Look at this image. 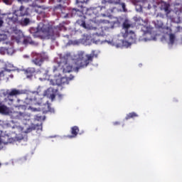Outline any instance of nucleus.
<instances>
[{"label":"nucleus","instance_id":"nucleus-13","mask_svg":"<svg viewBox=\"0 0 182 182\" xmlns=\"http://www.w3.org/2000/svg\"><path fill=\"white\" fill-rule=\"evenodd\" d=\"M23 92L22 90H16V89H12L11 92L8 93V97H16V96H19L22 95Z\"/></svg>","mask_w":182,"mask_h":182},{"label":"nucleus","instance_id":"nucleus-15","mask_svg":"<svg viewBox=\"0 0 182 182\" xmlns=\"http://www.w3.org/2000/svg\"><path fill=\"white\" fill-rule=\"evenodd\" d=\"M122 0H102V5H106V4H112L113 5H120Z\"/></svg>","mask_w":182,"mask_h":182},{"label":"nucleus","instance_id":"nucleus-34","mask_svg":"<svg viewBox=\"0 0 182 182\" xmlns=\"http://www.w3.org/2000/svg\"><path fill=\"white\" fill-rule=\"evenodd\" d=\"M8 19H9V21H14V17H8Z\"/></svg>","mask_w":182,"mask_h":182},{"label":"nucleus","instance_id":"nucleus-33","mask_svg":"<svg viewBox=\"0 0 182 182\" xmlns=\"http://www.w3.org/2000/svg\"><path fill=\"white\" fill-rule=\"evenodd\" d=\"M3 1L4 2V4H8V2H9V0H3Z\"/></svg>","mask_w":182,"mask_h":182},{"label":"nucleus","instance_id":"nucleus-4","mask_svg":"<svg viewBox=\"0 0 182 182\" xmlns=\"http://www.w3.org/2000/svg\"><path fill=\"white\" fill-rule=\"evenodd\" d=\"M38 29L43 32L48 39H55V35H58V33L55 32L56 29L48 24L40 23Z\"/></svg>","mask_w":182,"mask_h":182},{"label":"nucleus","instance_id":"nucleus-11","mask_svg":"<svg viewBox=\"0 0 182 182\" xmlns=\"http://www.w3.org/2000/svg\"><path fill=\"white\" fill-rule=\"evenodd\" d=\"M25 75L27 79L32 80V77L35 76V73H36V68H28L25 71Z\"/></svg>","mask_w":182,"mask_h":182},{"label":"nucleus","instance_id":"nucleus-25","mask_svg":"<svg viewBox=\"0 0 182 182\" xmlns=\"http://www.w3.org/2000/svg\"><path fill=\"white\" fill-rule=\"evenodd\" d=\"M95 12V9H87V14H89V15H90L92 13L93 14Z\"/></svg>","mask_w":182,"mask_h":182},{"label":"nucleus","instance_id":"nucleus-31","mask_svg":"<svg viewBox=\"0 0 182 182\" xmlns=\"http://www.w3.org/2000/svg\"><path fill=\"white\" fill-rule=\"evenodd\" d=\"M134 19L136 22H137V21H140V18H137V17H134Z\"/></svg>","mask_w":182,"mask_h":182},{"label":"nucleus","instance_id":"nucleus-24","mask_svg":"<svg viewBox=\"0 0 182 182\" xmlns=\"http://www.w3.org/2000/svg\"><path fill=\"white\" fill-rule=\"evenodd\" d=\"M31 22V20L28 18H26L23 20V23L26 26V25H29V23Z\"/></svg>","mask_w":182,"mask_h":182},{"label":"nucleus","instance_id":"nucleus-7","mask_svg":"<svg viewBox=\"0 0 182 182\" xmlns=\"http://www.w3.org/2000/svg\"><path fill=\"white\" fill-rule=\"evenodd\" d=\"M39 91H33L28 96L29 100L32 102L33 105H40L39 101H38V96H41Z\"/></svg>","mask_w":182,"mask_h":182},{"label":"nucleus","instance_id":"nucleus-8","mask_svg":"<svg viewBox=\"0 0 182 182\" xmlns=\"http://www.w3.org/2000/svg\"><path fill=\"white\" fill-rule=\"evenodd\" d=\"M13 33H14V38L16 40V42H17V43H21L22 39H23V33H22L21 30L16 28L13 30Z\"/></svg>","mask_w":182,"mask_h":182},{"label":"nucleus","instance_id":"nucleus-26","mask_svg":"<svg viewBox=\"0 0 182 182\" xmlns=\"http://www.w3.org/2000/svg\"><path fill=\"white\" fill-rule=\"evenodd\" d=\"M43 119V117L39 116V115H36V120H42Z\"/></svg>","mask_w":182,"mask_h":182},{"label":"nucleus","instance_id":"nucleus-36","mask_svg":"<svg viewBox=\"0 0 182 182\" xmlns=\"http://www.w3.org/2000/svg\"><path fill=\"white\" fill-rule=\"evenodd\" d=\"M0 144H2V141L1 140V137H0Z\"/></svg>","mask_w":182,"mask_h":182},{"label":"nucleus","instance_id":"nucleus-12","mask_svg":"<svg viewBox=\"0 0 182 182\" xmlns=\"http://www.w3.org/2000/svg\"><path fill=\"white\" fill-rule=\"evenodd\" d=\"M26 116V114L25 112H16L13 113L12 119H14L16 120H22Z\"/></svg>","mask_w":182,"mask_h":182},{"label":"nucleus","instance_id":"nucleus-20","mask_svg":"<svg viewBox=\"0 0 182 182\" xmlns=\"http://www.w3.org/2000/svg\"><path fill=\"white\" fill-rule=\"evenodd\" d=\"M41 73L42 75V77L43 79H48V71L46 69H41L40 70L38 71V73Z\"/></svg>","mask_w":182,"mask_h":182},{"label":"nucleus","instance_id":"nucleus-14","mask_svg":"<svg viewBox=\"0 0 182 182\" xmlns=\"http://www.w3.org/2000/svg\"><path fill=\"white\" fill-rule=\"evenodd\" d=\"M79 134V127L77 126H74L71 127V135H69V139H73L77 136Z\"/></svg>","mask_w":182,"mask_h":182},{"label":"nucleus","instance_id":"nucleus-23","mask_svg":"<svg viewBox=\"0 0 182 182\" xmlns=\"http://www.w3.org/2000/svg\"><path fill=\"white\" fill-rule=\"evenodd\" d=\"M174 41H176V36H174V34H173V33H171L169 35V42H170L171 45L174 44Z\"/></svg>","mask_w":182,"mask_h":182},{"label":"nucleus","instance_id":"nucleus-29","mask_svg":"<svg viewBox=\"0 0 182 182\" xmlns=\"http://www.w3.org/2000/svg\"><path fill=\"white\" fill-rule=\"evenodd\" d=\"M56 96L55 95V94H52L50 95V98L53 100V99H55Z\"/></svg>","mask_w":182,"mask_h":182},{"label":"nucleus","instance_id":"nucleus-6","mask_svg":"<svg viewBox=\"0 0 182 182\" xmlns=\"http://www.w3.org/2000/svg\"><path fill=\"white\" fill-rule=\"evenodd\" d=\"M45 62V57L42 54H35L32 60V63L36 65V66H42Z\"/></svg>","mask_w":182,"mask_h":182},{"label":"nucleus","instance_id":"nucleus-21","mask_svg":"<svg viewBox=\"0 0 182 182\" xmlns=\"http://www.w3.org/2000/svg\"><path fill=\"white\" fill-rule=\"evenodd\" d=\"M170 5H168L167 3H164L162 5V9L166 12L167 14H170Z\"/></svg>","mask_w":182,"mask_h":182},{"label":"nucleus","instance_id":"nucleus-28","mask_svg":"<svg viewBox=\"0 0 182 182\" xmlns=\"http://www.w3.org/2000/svg\"><path fill=\"white\" fill-rule=\"evenodd\" d=\"M4 25V20H0V28Z\"/></svg>","mask_w":182,"mask_h":182},{"label":"nucleus","instance_id":"nucleus-27","mask_svg":"<svg viewBox=\"0 0 182 182\" xmlns=\"http://www.w3.org/2000/svg\"><path fill=\"white\" fill-rule=\"evenodd\" d=\"M121 6L122 7V9H123L124 12H126V11H127L126 10V4L124 3H122Z\"/></svg>","mask_w":182,"mask_h":182},{"label":"nucleus","instance_id":"nucleus-22","mask_svg":"<svg viewBox=\"0 0 182 182\" xmlns=\"http://www.w3.org/2000/svg\"><path fill=\"white\" fill-rule=\"evenodd\" d=\"M122 26H123L124 29H126V31H127L132 26V24H130V23H129V21L125 20L122 24Z\"/></svg>","mask_w":182,"mask_h":182},{"label":"nucleus","instance_id":"nucleus-38","mask_svg":"<svg viewBox=\"0 0 182 182\" xmlns=\"http://www.w3.org/2000/svg\"><path fill=\"white\" fill-rule=\"evenodd\" d=\"M18 2H22V0H18Z\"/></svg>","mask_w":182,"mask_h":182},{"label":"nucleus","instance_id":"nucleus-10","mask_svg":"<svg viewBox=\"0 0 182 182\" xmlns=\"http://www.w3.org/2000/svg\"><path fill=\"white\" fill-rule=\"evenodd\" d=\"M141 31H143V36L144 38L141 39V41H144L145 42H147V41H151V33L149 32V30L147 29V26H143L141 28Z\"/></svg>","mask_w":182,"mask_h":182},{"label":"nucleus","instance_id":"nucleus-30","mask_svg":"<svg viewBox=\"0 0 182 182\" xmlns=\"http://www.w3.org/2000/svg\"><path fill=\"white\" fill-rule=\"evenodd\" d=\"M119 124H120V122H114V126H117Z\"/></svg>","mask_w":182,"mask_h":182},{"label":"nucleus","instance_id":"nucleus-19","mask_svg":"<svg viewBox=\"0 0 182 182\" xmlns=\"http://www.w3.org/2000/svg\"><path fill=\"white\" fill-rule=\"evenodd\" d=\"M134 117H139V114H137V113L133 112H130L128 114H127L125 119L129 120V119H134Z\"/></svg>","mask_w":182,"mask_h":182},{"label":"nucleus","instance_id":"nucleus-5","mask_svg":"<svg viewBox=\"0 0 182 182\" xmlns=\"http://www.w3.org/2000/svg\"><path fill=\"white\" fill-rule=\"evenodd\" d=\"M85 2H87V0H77V5L80 8L79 9H73L72 10V14L73 15H77V13L79 12L80 14H82L83 15V11L85 9V7L83 6V4H85Z\"/></svg>","mask_w":182,"mask_h":182},{"label":"nucleus","instance_id":"nucleus-39","mask_svg":"<svg viewBox=\"0 0 182 182\" xmlns=\"http://www.w3.org/2000/svg\"><path fill=\"white\" fill-rule=\"evenodd\" d=\"M0 166H1V164H0Z\"/></svg>","mask_w":182,"mask_h":182},{"label":"nucleus","instance_id":"nucleus-16","mask_svg":"<svg viewBox=\"0 0 182 182\" xmlns=\"http://www.w3.org/2000/svg\"><path fill=\"white\" fill-rule=\"evenodd\" d=\"M43 113H55V109L50 107V105L49 104L45 105L44 107L43 108Z\"/></svg>","mask_w":182,"mask_h":182},{"label":"nucleus","instance_id":"nucleus-18","mask_svg":"<svg viewBox=\"0 0 182 182\" xmlns=\"http://www.w3.org/2000/svg\"><path fill=\"white\" fill-rule=\"evenodd\" d=\"M0 113L2 114H8V113H9L8 107L5 105H0Z\"/></svg>","mask_w":182,"mask_h":182},{"label":"nucleus","instance_id":"nucleus-17","mask_svg":"<svg viewBox=\"0 0 182 182\" xmlns=\"http://www.w3.org/2000/svg\"><path fill=\"white\" fill-rule=\"evenodd\" d=\"M28 43L30 45H33L35 43L33 41H32V38L29 36L24 38L23 40V45H28Z\"/></svg>","mask_w":182,"mask_h":182},{"label":"nucleus","instance_id":"nucleus-2","mask_svg":"<svg viewBox=\"0 0 182 182\" xmlns=\"http://www.w3.org/2000/svg\"><path fill=\"white\" fill-rule=\"evenodd\" d=\"M97 58V53L96 50H92L90 54H85L84 51L78 53V58L76 62V65H78L75 68V72H79V69H83V68H87L90 62H93V59Z\"/></svg>","mask_w":182,"mask_h":182},{"label":"nucleus","instance_id":"nucleus-37","mask_svg":"<svg viewBox=\"0 0 182 182\" xmlns=\"http://www.w3.org/2000/svg\"><path fill=\"white\" fill-rule=\"evenodd\" d=\"M95 35H96L97 36H99V33H96Z\"/></svg>","mask_w":182,"mask_h":182},{"label":"nucleus","instance_id":"nucleus-1","mask_svg":"<svg viewBox=\"0 0 182 182\" xmlns=\"http://www.w3.org/2000/svg\"><path fill=\"white\" fill-rule=\"evenodd\" d=\"M73 67L68 63V58L66 57H62L59 60L55 62V65L53 67V72L54 73V79L50 80V83L53 86H60L65 83L64 77H62L60 70H63V73H70Z\"/></svg>","mask_w":182,"mask_h":182},{"label":"nucleus","instance_id":"nucleus-3","mask_svg":"<svg viewBox=\"0 0 182 182\" xmlns=\"http://www.w3.org/2000/svg\"><path fill=\"white\" fill-rule=\"evenodd\" d=\"M86 17L83 15H81L80 18L77 20L76 23L80 26H82L85 29H89L91 31H96L97 26H99V23L96 21L90 19L89 23H86L85 21Z\"/></svg>","mask_w":182,"mask_h":182},{"label":"nucleus","instance_id":"nucleus-9","mask_svg":"<svg viewBox=\"0 0 182 182\" xmlns=\"http://www.w3.org/2000/svg\"><path fill=\"white\" fill-rule=\"evenodd\" d=\"M29 8H25V6H21L20 9L17 11H16V15L17 16H28L29 12Z\"/></svg>","mask_w":182,"mask_h":182},{"label":"nucleus","instance_id":"nucleus-35","mask_svg":"<svg viewBox=\"0 0 182 182\" xmlns=\"http://www.w3.org/2000/svg\"><path fill=\"white\" fill-rule=\"evenodd\" d=\"M31 109L33 110V112H36V111H38V109H36V108H31Z\"/></svg>","mask_w":182,"mask_h":182},{"label":"nucleus","instance_id":"nucleus-32","mask_svg":"<svg viewBox=\"0 0 182 182\" xmlns=\"http://www.w3.org/2000/svg\"><path fill=\"white\" fill-rule=\"evenodd\" d=\"M74 77H75L73 75H70V77H69V80H73Z\"/></svg>","mask_w":182,"mask_h":182}]
</instances>
